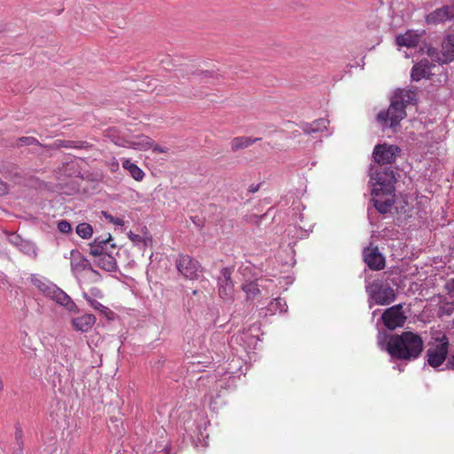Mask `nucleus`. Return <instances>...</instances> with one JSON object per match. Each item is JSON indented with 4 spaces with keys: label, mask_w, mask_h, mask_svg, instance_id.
I'll return each instance as SVG.
<instances>
[{
    "label": "nucleus",
    "mask_w": 454,
    "mask_h": 454,
    "mask_svg": "<svg viewBox=\"0 0 454 454\" xmlns=\"http://www.w3.org/2000/svg\"><path fill=\"white\" fill-rule=\"evenodd\" d=\"M82 297L94 309L98 310L104 314H106L109 311L107 307L104 306L97 300L91 298L88 294L83 293Z\"/></svg>",
    "instance_id": "nucleus-28"
},
{
    "label": "nucleus",
    "mask_w": 454,
    "mask_h": 454,
    "mask_svg": "<svg viewBox=\"0 0 454 454\" xmlns=\"http://www.w3.org/2000/svg\"><path fill=\"white\" fill-rule=\"evenodd\" d=\"M32 283L40 292H42L46 296L51 295V293H52V290L54 288V286H51L45 283L43 280L37 278H32Z\"/></svg>",
    "instance_id": "nucleus-26"
},
{
    "label": "nucleus",
    "mask_w": 454,
    "mask_h": 454,
    "mask_svg": "<svg viewBox=\"0 0 454 454\" xmlns=\"http://www.w3.org/2000/svg\"><path fill=\"white\" fill-rule=\"evenodd\" d=\"M17 145L19 146L22 145H36L42 147H45L46 145H42L36 138L33 137H22L18 139Z\"/></svg>",
    "instance_id": "nucleus-30"
},
{
    "label": "nucleus",
    "mask_w": 454,
    "mask_h": 454,
    "mask_svg": "<svg viewBox=\"0 0 454 454\" xmlns=\"http://www.w3.org/2000/svg\"><path fill=\"white\" fill-rule=\"evenodd\" d=\"M404 96L401 92L400 95H395L393 98L386 112L382 111L378 114V121L384 125L389 121V126L395 128L406 116Z\"/></svg>",
    "instance_id": "nucleus-3"
},
{
    "label": "nucleus",
    "mask_w": 454,
    "mask_h": 454,
    "mask_svg": "<svg viewBox=\"0 0 454 454\" xmlns=\"http://www.w3.org/2000/svg\"><path fill=\"white\" fill-rule=\"evenodd\" d=\"M75 231L80 238L88 239L93 234V228L88 223H81L76 226Z\"/></svg>",
    "instance_id": "nucleus-24"
},
{
    "label": "nucleus",
    "mask_w": 454,
    "mask_h": 454,
    "mask_svg": "<svg viewBox=\"0 0 454 454\" xmlns=\"http://www.w3.org/2000/svg\"><path fill=\"white\" fill-rule=\"evenodd\" d=\"M107 137H109L116 145L136 151H148L153 145V139L145 134L121 137L114 136L109 129L107 130Z\"/></svg>",
    "instance_id": "nucleus-4"
},
{
    "label": "nucleus",
    "mask_w": 454,
    "mask_h": 454,
    "mask_svg": "<svg viewBox=\"0 0 454 454\" xmlns=\"http://www.w3.org/2000/svg\"><path fill=\"white\" fill-rule=\"evenodd\" d=\"M45 147H48L51 149H59L61 147L73 148V147H77V146L74 145V141L59 139V140H56L52 145H46Z\"/></svg>",
    "instance_id": "nucleus-29"
},
{
    "label": "nucleus",
    "mask_w": 454,
    "mask_h": 454,
    "mask_svg": "<svg viewBox=\"0 0 454 454\" xmlns=\"http://www.w3.org/2000/svg\"><path fill=\"white\" fill-rule=\"evenodd\" d=\"M440 341L441 343L439 345L430 348L427 351V364L433 368L442 364L448 355L449 340L447 337L443 336L440 339Z\"/></svg>",
    "instance_id": "nucleus-7"
},
{
    "label": "nucleus",
    "mask_w": 454,
    "mask_h": 454,
    "mask_svg": "<svg viewBox=\"0 0 454 454\" xmlns=\"http://www.w3.org/2000/svg\"><path fill=\"white\" fill-rule=\"evenodd\" d=\"M95 322L96 317L92 314H84L81 317L73 318L71 324L74 330L86 333L92 328Z\"/></svg>",
    "instance_id": "nucleus-14"
},
{
    "label": "nucleus",
    "mask_w": 454,
    "mask_h": 454,
    "mask_svg": "<svg viewBox=\"0 0 454 454\" xmlns=\"http://www.w3.org/2000/svg\"><path fill=\"white\" fill-rule=\"evenodd\" d=\"M109 167H110V169L112 172H115L119 169V163L118 161L114 159L110 163H109Z\"/></svg>",
    "instance_id": "nucleus-38"
},
{
    "label": "nucleus",
    "mask_w": 454,
    "mask_h": 454,
    "mask_svg": "<svg viewBox=\"0 0 454 454\" xmlns=\"http://www.w3.org/2000/svg\"><path fill=\"white\" fill-rule=\"evenodd\" d=\"M400 149L396 145L387 144L378 145L374 147L373 157L376 162L381 165L391 164L395 160Z\"/></svg>",
    "instance_id": "nucleus-9"
},
{
    "label": "nucleus",
    "mask_w": 454,
    "mask_h": 454,
    "mask_svg": "<svg viewBox=\"0 0 454 454\" xmlns=\"http://www.w3.org/2000/svg\"><path fill=\"white\" fill-rule=\"evenodd\" d=\"M178 271L186 278L193 279L197 277L199 263L187 254L180 255L176 261Z\"/></svg>",
    "instance_id": "nucleus-11"
},
{
    "label": "nucleus",
    "mask_w": 454,
    "mask_h": 454,
    "mask_svg": "<svg viewBox=\"0 0 454 454\" xmlns=\"http://www.w3.org/2000/svg\"><path fill=\"white\" fill-rule=\"evenodd\" d=\"M371 297L379 305H387L395 301V292L387 285L372 284Z\"/></svg>",
    "instance_id": "nucleus-8"
},
{
    "label": "nucleus",
    "mask_w": 454,
    "mask_h": 454,
    "mask_svg": "<svg viewBox=\"0 0 454 454\" xmlns=\"http://www.w3.org/2000/svg\"><path fill=\"white\" fill-rule=\"evenodd\" d=\"M49 296L51 297L54 301H56V302L67 308V309L69 310H71L75 306L71 298L66 293L57 288L56 286H54L52 293H51V295Z\"/></svg>",
    "instance_id": "nucleus-18"
},
{
    "label": "nucleus",
    "mask_w": 454,
    "mask_h": 454,
    "mask_svg": "<svg viewBox=\"0 0 454 454\" xmlns=\"http://www.w3.org/2000/svg\"><path fill=\"white\" fill-rule=\"evenodd\" d=\"M9 187L6 183L0 180V196L5 195L8 192Z\"/></svg>",
    "instance_id": "nucleus-37"
},
{
    "label": "nucleus",
    "mask_w": 454,
    "mask_h": 454,
    "mask_svg": "<svg viewBox=\"0 0 454 454\" xmlns=\"http://www.w3.org/2000/svg\"><path fill=\"white\" fill-rule=\"evenodd\" d=\"M57 228L59 231L64 234H68L72 231V227L69 222L67 220H61L58 223Z\"/></svg>",
    "instance_id": "nucleus-31"
},
{
    "label": "nucleus",
    "mask_w": 454,
    "mask_h": 454,
    "mask_svg": "<svg viewBox=\"0 0 454 454\" xmlns=\"http://www.w3.org/2000/svg\"><path fill=\"white\" fill-rule=\"evenodd\" d=\"M199 79L205 82H210V80L213 78L212 74L208 71L201 72L200 74H198Z\"/></svg>",
    "instance_id": "nucleus-34"
},
{
    "label": "nucleus",
    "mask_w": 454,
    "mask_h": 454,
    "mask_svg": "<svg viewBox=\"0 0 454 454\" xmlns=\"http://www.w3.org/2000/svg\"><path fill=\"white\" fill-rule=\"evenodd\" d=\"M242 290L246 293L247 299L250 301L255 300L261 295V290L258 287V284L254 281L243 284Z\"/></svg>",
    "instance_id": "nucleus-23"
},
{
    "label": "nucleus",
    "mask_w": 454,
    "mask_h": 454,
    "mask_svg": "<svg viewBox=\"0 0 454 454\" xmlns=\"http://www.w3.org/2000/svg\"><path fill=\"white\" fill-rule=\"evenodd\" d=\"M447 367L449 369H454V355L452 356L451 359L448 362Z\"/></svg>",
    "instance_id": "nucleus-39"
},
{
    "label": "nucleus",
    "mask_w": 454,
    "mask_h": 454,
    "mask_svg": "<svg viewBox=\"0 0 454 454\" xmlns=\"http://www.w3.org/2000/svg\"><path fill=\"white\" fill-rule=\"evenodd\" d=\"M105 216L106 219H108L111 223H113L115 225L122 226L124 224L123 220L119 217H114L113 215H108L106 213H105Z\"/></svg>",
    "instance_id": "nucleus-33"
},
{
    "label": "nucleus",
    "mask_w": 454,
    "mask_h": 454,
    "mask_svg": "<svg viewBox=\"0 0 454 454\" xmlns=\"http://www.w3.org/2000/svg\"><path fill=\"white\" fill-rule=\"evenodd\" d=\"M442 53L443 59L438 57L435 49L429 48L427 54L433 60L437 59L442 63H446L454 59V35H448L442 43Z\"/></svg>",
    "instance_id": "nucleus-10"
},
{
    "label": "nucleus",
    "mask_w": 454,
    "mask_h": 454,
    "mask_svg": "<svg viewBox=\"0 0 454 454\" xmlns=\"http://www.w3.org/2000/svg\"><path fill=\"white\" fill-rule=\"evenodd\" d=\"M122 168L137 182H141L145 177V172L129 159L123 160Z\"/></svg>",
    "instance_id": "nucleus-19"
},
{
    "label": "nucleus",
    "mask_w": 454,
    "mask_h": 454,
    "mask_svg": "<svg viewBox=\"0 0 454 454\" xmlns=\"http://www.w3.org/2000/svg\"><path fill=\"white\" fill-rule=\"evenodd\" d=\"M373 205L375 208L380 213V214H386L390 211L394 205V199L393 195L386 196L380 194V196L372 195Z\"/></svg>",
    "instance_id": "nucleus-16"
},
{
    "label": "nucleus",
    "mask_w": 454,
    "mask_h": 454,
    "mask_svg": "<svg viewBox=\"0 0 454 454\" xmlns=\"http://www.w3.org/2000/svg\"><path fill=\"white\" fill-rule=\"evenodd\" d=\"M430 74V68L423 61L415 65L411 70V78L414 81H419L422 78L427 77Z\"/></svg>",
    "instance_id": "nucleus-22"
},
{
    "label": "nucleus",
    "mask_w": 454,
    "mask_h": 454,
    "mask_svg": "<svg viewBox=\"0 0 454 454\" xmlns=\"http://www.w3.org/2000/svg\"><path fill=\"white\" fill-rule=\"evenodd\" d=\"M260 139L261 138H251L248 137H237L231 140V147L233 152H236L239 149H244L252 145L254 142Z\"/></svg>",
    "instance_id": "nucleus-20"
},
{
    "label": "nucleus",
    "mask_w": 454,
    "mask_h": 454,
    "mask_svg": "<svg viewBox=\"0 0 454 454\" xmlns=\"http://www.w3.org/2000/svg\"><path fill=\"white\" fill-rule=\"evenodd\" d=\"M90 254L96 257L95 263L106 271H114L117 268L115 255L118 254V247L110 233L106 236L97 237L89 244Z\"/></svg>",
    "instance_id": "nucleus-2"
},
{
    "label": "nucleus",
    "mask_w": 454,
    "mask_h": 454,
    "mask_svg": "<svg viewBox=\"0 0 454 454\" xmlns=\"http://www.w3.org/2000/svg\"><path fill=\"white\" fill-rule=\"evenodd\" d=\"M381 320L384 325L389 330H395L397 327L403 326L407 317L403 311V305L397 304L387 309L381 315Z\"/></svg>",
    "instance_id": "nucleus-6"
},
{
    "label": "nucleus",
    "mask_w": 454,
    "mask_h": 454,
    "mask_svg": "<svg viewBox=\"0 0 454 454\" xmlns=\"http://www.w3.org/2000/svg\"><path fill=\"white\" fill-rule=\"evenodd\" d=\"M427 22L430 24H438L442 22H445L447 20H452L449 6H443L442 8L436 9L435 11L430 12L427 18Z\"/></svg>",
    "instance_id": "nucleus-15"
},
{
    "label": "nucleus",
    "mask_w": 454,
    "mask_h": 454,
    "mask_svg": "<svg viewBox=\"0 0 454 454\" xmlns=\"http://www.w3.org/2000/svg\"><path fill=\"white\" fill-rule=\"evenodd\" d=\"M219 295L225 301H230L233 296V283H219Z\"/></svg>",
    "instance_id": "nucleus-25"
},
{
    "label": "nucleus",
    "mask_w": 454,
    "mask_h": 454,
    "mask_svg": "<svg viewBox=\"0 0 454 454\" xmlns=\"http://www.w3.org/2000/svg\"><path fill=\"white\" fill-rule=\"evenodd\" d=\"M128 237L135 245L140 246L142 248H145L149 243L152 242L150 238L142 237L138 234L133 233L132 231L129 232Z\"/></svg>",
    "instance_id": "nucleus-27"
},
{
    "label": "nucleus",
    "mask_w": 454,
    "mask_h": 454,
    "mask_svg": "<svg viewBox=\"0 0 454 454\" xmlns=\"http://www.w3.org/2000/svg\"><path fill=\"white\" fill-rule=\"evenodd\" d=\"M372 180L375 181L372 183V195L380 196L382 194L390 196L393 194L395 191L394 184L395 183V177L393 170L377 172L375 176L372 177Z\"/></svg>",
    "instance_id": "nucleus-5"
},
{
    "label": "nucleus",
    "mask_w": 454,
    "mask_h": 454,
    "mask_svg": "<svg viewBox=\"0 0 454 454\" xmlns=\"http://www.w3.org/2000/svg\"><path fill=\"white\" fill-rule=\"evenodd\" d=\"M364 262L373 270H380L385 267V258L378 251V248H367L364 252Z\"/></svg>",
    "instance_id": "nucleus-12"
},
{
    "label": "nucleus",
    "mask_w": 454,
    "mask_h": 454,
    "mask_svg": "<svg viewBox=\"0 0 454 454\" xmlns=\"http://www.w3.org/2000/svg\"><path fill=\"white\" fill-rule=\"evenodd\" d=\"M231 280V270L229 268H223L221 270V277L219 278V283H229Z\"/></svg>",
    "instance_id": "nucleus-32"
},
{
    "label": "nucleus",
    "mask_w": 454,
    "mask_h": 454,
    "mask_svg": "<svg viewBox=\"0 0 454 454\" xmlns=\"http://www.w3.org/2000/svg\"><path fill=\"white\" fill-rule=\"evenodd\" d=\"M70 264L74 271L81 272L86 269H91L90 262L81 254L78 249L70 252Z\"/></svg>",
    "instance_id": "nucleus-13"
},
{
    "label": "nucleus",
    "mask_w": 454,
    "mask_h": 454,
    "mask_svg": "<svg viewBox=\"0 0 454 454\" xmlns=\"http://www.w3.org/2000/svg\"><path fill=\"white\" fill-rule=\"evenodd\" d=\"M448 6H449V9L450 12L451 18H452V20H454V1L451 3V4H450Z\"/></svg>",
    "instance_id": "nucleus-40"
},
{
    "label": "nucleus",
    "mask_w": 454,
    "mask_h": 454,
    "mask_svg": "<svg viewBox=\"0 0 454 454\" xmlns=\"http://www.w3.org/2000/svg\"><path fill=\"white\" fill-rule=\"evenodd\" d=\"M151 149L153 150V153H162L167 152L166 149H164L161 146H160L159 145L155 144L153 139V145H152Z\"/></svg>",
    "instance_id": "nucleus-36"
},
{
    "label": "nucleus",
    "mask_w": 454,
    "mask_h": 454,
    "mask_svg": "<svg viewBox=\"0 0 454 454\" xmlns=\"http://www.w3.org/2000/svg\"><path fill=\"white\" fill-rule=\"evenodd\" d=\"M328 124L329 121L327 120L318 119L310 124H306L303 128V131L309 135L322 132L327 129Z\"/></svg>",
    "instance_id": "nucleus-21"
},
{
    "label": "nucleus",
    "mask_w": 454,
    "mask_h": 454,
    "mask_svg": "<svg viewBox=\"0 0 454 454\" xmlns=\"http://www.w3.org/2000/svg\"><path fill=\"white\" fill-rule=\"evenodd\" d=\"M420 40V35L414 31H407L403 35H400L396 37V43L399 46H405L412 48L417 46Z\"/></svg>",
    "instance_id": "nucleus-17"
},
{
    "label": "nucleus",
    "mask_w": 454,
    "mask_h": 454,
    "mask_svg": "<svg viewBox=\"0 0 454 454\" xmlns=\"http://www.w3.org/2000/svg\"><path fill=\"white\" fill-rule=\"evenodd\" d=\"M445 289L449 294H454V278L446 282Z\"/></svg>",
    "instance_id": "nucleus-35"
},
{
    "label": "nucleus",
    "mask_w": 454,
    "mask_h": 454,
    "mask_svg": "<svg viewBox=\"0 0 454 454\" xmlns=\"http://www.w3.org/2000/svg\"><path fill=\"white\" fill-rule=\"evenodd\" d=\"M423 348L424 341L421 336L410 331L392 334L386 344V350L393 358L405 361L417 359Z\"/></svg>",
    "instance_id": "nucleus-1"
}]
</instances>
